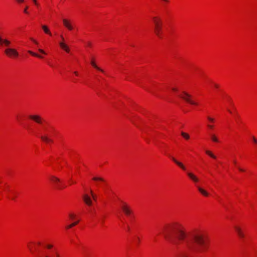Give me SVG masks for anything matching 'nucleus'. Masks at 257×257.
I'll use <instances>...</instances> for the list:
<instances>
[{"mask_svg":"<svg viewBox=\"0 0 257 257\" xmlns=\"http://www.w3.org/2000/svg\"><path fill=\"white\" fill-rule=\"evenodd\" d=\"M10 198L12 199V200H15V195H13L12 197H10Z\"/></svg>","mask_w":257,"mask_h":257,"instance_id":"nucleus-39","label":"nucleus"},{"mask_svg":"<svg viewBox=\"0 0 257 257\" xmlns=\"http://www.w3.org/2000/svg\"><path fill=\"white\" fill-rule=\"evenodd\" d=\"M38 51H39V52H40V53H41L42 54H46V52L43 50H42L41 49H39Z\"/></svg>","mask_w":257,"mask_h":257,"instance_id":"nucleus-29","label":"nucleus"},{"mask_svg":"<svg viewBox=\"0 0 257 257\" xmlns=\"http://www.w3.org/2000/svg\"><path fill=\"white\" fill-rule=\"evenodd\" d=\"M32 40L34 43H35L36 44H37V42L35 40H33V39H32Z\"/></svg>","mask_w":257,"mask_h":257,"instance_id":"nucleus-45","label":"nucleus"},{"mask_svg":"<svg viewBox=\"0 0 257 257\" xmlns=\"http://www.w3.org/2000/svg\"><path fill=\"white\" fill-rule=\"evenodd\" d=\"M233 228L236 234L240 238H243L244 237V234L240 227L237 225H234Z\"/></svg>","mask_w":257,"mask_h":257,"instance_id":"nucleus-8","label":"nucleus"},{"mask_svg":"<svg viewBox=\"0 0 257 257\" xmlns=\"http://www.w3.org/2000/svg\"><path fill=\"white\" fill-rule=\"evenodd\" d=\"M87 46H91V43L89 42H88V43H87Z\"/></svg>","mask_w":257,"mask_h":257,"instance_id":"nucleus-42","label":"nucleus"},{"mask_svg":"<svg viewBox=\"0 0 257 257\" xmlns=\"http://www.w3.org/2000/svg\"><path fill=\"white\" fill-rule=\"evenodd\" d=\"M163 1H164L165 3H168L169 2V0H162Z\"/></svg>","mask_w":257,"mask_h":257,"instance_id":"nucleus-40","label":"nucleus"},{"mask_svg":"<svg viewBox=\"0 0 257 257\" xmlns=\"http://www.w3.org/2000/svg\"><path fill=\"white\" fill-rule=\"evenodd\" d=\"M190 239L185 241L187 247L191 251L199 253L205 251L206 244L204 235L201 232L196 231L190 233L189 235Z\"/></svg>","mask_w":257,"mask_h":257,"instance_id":"nucleus-1","label":"nucleus"},{"mask_svg":"<svg viewBox=\"0 0 257 257\" xmlns=\"http://www.w3.org/2000/svg\"><path fill=\"white\" fill-rule=\"evenodd\" d=\"M164 234L165 238L175 245L185 241L188 235L185 228L180 224L172 226Z\"/></svg>","mask_w":257,"mask_h":257,"instance_id":"nucleus-2","label":"nucleus"},{"mask_svg":"<svg viewBox=\"0 0 257 257\" xmlns=\"http://www.w3.org/2000/svg\"><path fill=\"white\" fill-rule=\"evenodd\" d=\"M171 159L177 165H178L182 170L184 171H186V169L185 166L180 162L177 161L175 158L171 157Z\"/></svg>","mask_w":257,"mask_h":257,"instance_id":"nucleus-13","label":"nucleus"},{"mask_svg":"<svg viewBox=\"0 0 257 257\" xmlns=\"http://www.w3.org/2000/svg\"><path fill=\"white\" fill-rule=\"evenodd\" d=\"M252 140L255 144H257V140L254 137H252Z\"/></svg>","mask_w":257,"mask_h":257,"instance_id":"nucleus-31","label":"nucleus"},{"mask_svg":"<svg viewBox=\"0 0 257 257\" xmlns=\"http://www.w3.org/2000/svg\"><path fill=\"white\" fill-rule=\"evenodd\" d=\"M238 169L240 172H244V169H242V168H241L240 167H238Z\"/></svg>","mask_w":257,"mask_h":257,"instance_id":"nucleus-34","label":"nucleus"},{"mask_svg":"<svg viewBox=\"0 0 257 257\" xmlns=\"http://www.w3.org/2000/svg\"><path fill=\"white\" fill-rule=\"evenodd\" d=\"M233 163L235 165L236 164V161L235 160H234Z\"/></svg>","mask_w":257,"mask_h":257,"instance_id":"nucleus-47","label":"nucleus"},{"mask_svg":"<svg viewBox=\"0 0 257 257\" xmlns=\"http://www.w3.org/2000/svg\"><path fill=\"white\" fill-rule=\"evenodd\" d=\"M121 209L127 216H130L132 214V210L125 203H123L121 206Z\"/></svg>","mask_w":257,"mask_h":257,"instance_id":"nucleus-7","label":"nucleus"},{"mask_svg":"<svg viewBox=\"0 0 257 257\" xmlns=\"http://www.w3.org/2000/svg\"><path fill=\"white\" fill-rule=\"evenodd\" d=\"M91 64L92 66L94 68H95V69H96L97 70H99V71H101V72H104V71H103L102 69H101L100 67H98V66L96 65V64L95 63V62H94V61H92L91 62Z\"/></svg>","mask_w":257,"mask_h":257,"instance_id":"nucleus-21","label":"nucleus"},{"mask_svg":"<svg viewBox=\"0 0 257 257\" xmlns=\"http://www.w3.org/2000/svg\"><path fill=\"white\" fill-rule=\"evenodd\" d=\"M28 53L34 56L40 58H43V57L42 56L38 55V54L34 53V52H32V51H30V50L28 51Z\"/></svg>","mask_w":257,"mask_h":257,"instance_id":"nucleus-24","label":"nucleus"},{"mask_svg":"<svg viewBox=\"0 0 257 257\" xmlns=\"http://www.w3.org/2000/svg\"><path fill=\"white\" fill-rule=\"evenodd\" d=\"M11 44V42L10 40L7 39H4L0 36V45H4L5 47H8Z\"/></svg>","mask_w":257,"mask_h":257,"instance_id":"nucleus-11","label":"nucleus"},{"mask_svg":"<svg viewBox=\"0 0 257 257\" xmlns=\"http://www.w3.org/2000/svg\"><path fill=\"white\" fill-rule=\"evenodd\" d=\"M90 194H91L93 200L94 201H96V196L94 194L93 192L92 191V190H90Z\"/></svg>","mask_w":257,"mask_h":257,"instance_id":"nucleus-26","label":"nucleus"},{"mask_svg":"<svg viewBox=\"0 0 257 257\" xmlns=\"http://www.w3.org/2000/svg\"><path fill=\"white\" fill-rule=\"evenodd\" d=\"M179 96L186 101V102L189 103L191 104L192 105H196V103L192 101L191 99V96L188 93H186V92L183 91L181 94L179 95Z\"/></svg>","mask_w":257,"mask_h":257,"instance_id":"nucleus-5","label":"nucleus"},{"mask_svg":"<svg viewBox=\"0 0 257 257\" xmlns=\"http://www.w3.org/2000/svg\"><path fill=\"white\" fill-rule=\"evenodd\" d=\"M205 153L207 155H208L209 156H210L211 158H212L214 159H215L216 158V157L213 153H212L210 151L206 150L205 151Z\"/></svg>","mask_w":257,"mask_h":257,"instance_id":"nucleus-22","label":"nucleus"},{"mask_svg":"<svg viewBox=\"0 0 257 257\" xmlns=\"http://www.w3.org/2000/svg\"><path fill=\"white\" fill-rule=\"evenodd\" d=\"M207 126L208 128H209L210 129H212L213 128V126L212 125H211V124H207Z\"/></svg>","mask_w":257,"mask_h":257,"instance_id":"nucleus-32","label":"nucleus"},{"mask_svg":"<svg viewBox=\"0 0 257 257\" xmlns=\"http://www.w3.org/2000/svg\"><path fill=\"white\" fill-rule=\"evenodd\" d=\"M92 180L96 182L99 181L104 183H105V181L104 180V179L101 177H95L92 178Z\"/></svg>","mask_w":257,"mask_h":257,"instance_id":"nucleus-20","label":"nucleus"},{"mask_svg":"<svg viewBox=\"0 0 257 257\" xmlns=\"http://www.w3.org/2000/svg\"><path fill=\"white\" fill-rule=\"evenodd\" d=\"M41 139L44 142L48 143H52L53 141L49 139L47 136H41Z\"/></svg>","mask_w":257,"mask_h":257,"instance_id":"nucleus-17","label":"nucleus"},{"mask_svg":"<svg viewBox=\"0 0 257 257\" xmlns=\"http://www.w3.org/2000/svg\"><path fill=\"white\" fill-rule=\"evenodd\" d=\"M51 181L56 185V187L58 189H62L65 187L61 185V180L57 177L52 176L51 177Z\"/></svg>","mask_w":257,"mask_h":257,"instance_id":"nucleus-6","label":"nucleus"},{"mask_svg":"<svg viewBox=\"0 0 257 257\" xmlns=\"http://www.w3.org/2000/svg\"><path fill=\"white\" fill-rule=\"evenodd\" d=\"M33 2H34V4H35L36 5H37V6H38V3H37V0H33Z\"/></svg>","mask_w":257,"mask_h":257,"instance_id":"nucleus-37","label":"nucleus"},{"mask_svg":"<svg viewBox=\"0 0 257 257\" xmlns=\"http://www.w3.org/2000/svg\"><path fill=\"white\" fill-rule=\"evenodd\" d=\"M6 47L7 48L4 50V53L8 57L15 59L19 56V52L16 49L10 48L9 46Z\"/></svg>","mask_w":257,"mask_h":257,"instance_id":"nucleus-4","label":"nucleus"},{"mask_svg":"<svg viewBox=\"0 0 257 257\" xmlns=\"http://www.w3.org/2000/svg\"><path fill=\"white\" fill-rule=\"evenodd\" d=\"M63 22L65 27L67 28L69 30L71 31L73 29V26L70 21L64 19L63 20Z\"/></svg>","mask_w":257,"mask_h":257,"instance_id":"nucleus-10","label":"nucleus"},{"mask_svg":"<svg viewBox=\"0 0 257 257\" xmlns=\"http://www.w3.org/2000/svg\"><path fill=\"white\" fill-rule=\"evenodd\" d=\"M72 227H73V226H71V224H70V225H68V226L66 227V228H67V229H69V228H72Z\"/></svg>","mask_w":257,"mask_h":257,"instance_id":"nucleus-38","label":"nucleus"},{"mask_svg":"<svg viewBox=\"0 0 257 257\" xmlns=\"http://www.w3.org/2000/svg\"><path fill=\"white\" fill-rule=\"evenodd\" d=\"M187 175L194 182H197L198 181V178L194 175H193L192 173L188 172L187 173Z\"/></svg>","mask_w":257,"mask_h":257,"instance_id":"nucleus-15","label":"nucleus"},{"mask_svg":"<svg viewBox=\"0 0 257 257\" xmlns=\"http://www.w3.org/2000/svg\"><path fill=\"white\" fill-rule=\"evenodd\" d=\"M42 28L43 29V30H44V32L46 33V34H47L50 36L52 35V33L51 32H50L49 29L48 28V27L46 26V25H42Z\"/></svg>","mask_w":257,"mask_h":257,"instance_id":"nucleus-16","label":"nucleus"},{"mask_svg":"<svg viewBox=\"0 0 257 257\" xmlns=\"http://www.w3.org/2000/svg\"><path fill=\"white\" fill-rule=\"evenodd\" d=\"M207 119H208L210 122H214V119L213 118H212V117H210V116H207Z\"/></svg>","mask_w":257,"mask_h":257,"instance_id":"nucleus-27","label":"nucleus"},{"mask_svg":"<svg viewBox=\"0 0 257 257\" xmlns=\"http://www.w3.org/2000/svg\"><path fill=\"white\" fill-rule=\"evenodd\" d=\"M59 45L62 49L65 50L66 52L69 53L70 52V48L69 46L65 44L64 42H61L59 43Z\"/></svg>","mask_w":257,"mask_h":257,"instance_id":"nucleus-14","label":"nucleus"},{"mask_svg":"<svg viewBox=\"0 0 257 257\" xmlns=\"http://www.w3.org/2000/svg\"><path fill=\"white\" fill-rule=\"evenodd\" d=\"M79 222V221H75L72 223H71V226H75L76 225H77Z\"/></svg>","mask_w":257,"mask_h":257,"instance_id":"nucleus-28","label":"nucleus"},{"mask_svg":"<svg viewBox=\"0 0 257 257\" xmlns=\"http://www.w3.org/2000/svg\"><path fill=\"white\" fill-rule=\"evenodd\" d=\"M181 135L186 140H189L190 138L189 135L188 134L185 133L184 132H182L181 133Z\"/></svg>","mask_w":257,"mask_h":257,"instance_id":"nucleus-25","label":"nucleus"},{"mask_svg":"<svg viewBox=\"0 0 257 257\" xmlns=\"http://www.w3.org/2000/svg\"><path fill=\"white\" fill-rule=\"evenodd\" d=\"M69 216L72 219H73L75 218V215L73 214H69Z\"/></svg>","mask_w":257,"mask_h":257,"instance_id":"nucleus-30","label":"nucleus"},{"mask_svg":"<svg viewBox=\"0 0 257 257\" xmlns=\"http://www.w3.org/2000/svg\"><path fill=\"white\" fill-rule=\"evenodd\" d=\"M74 74L76 75H78V73L77 71H75L74 72Z\"/></svg>","mask_w":257,"mask_h":257,"instance_id":"nucleus-44","label":"nucleus"},{"mask_svg":"<svg viewBox=\"0 0 257 257\" xmlns=\"http://www.w3.org/2000/svg\"><path fill=\"white\" fill-rule=\"evenodd\" d=\"M28 8V7H26V8L25 9V10L24 11L25 13L28 14V12L27 11Z\"/></svg>","mask_w":257,"mask_h":257,"instance_id":"nucleus-33","label":"nucleus"},{"mask_svg":"<svg viewBox=\"0 0 257 257\" xmlns=\"http://www.w3.org/2000/svg\"><path fill=\"white\" fill-rule=\"evenodd\" d=\"M60 37L61 38V39L63 40V41L64 40V37L62 36V35H61L60 36Z\"/></svg>","mask_w":257,"mask_h":257,"instance_id":"nucleus-41","label":"nucleus"},{"mask_svg":"<svg viewBox=\"0 0 257 257\" xmlns=\"http://www.w3.org/2000/svg\"><path fill=\"white\" fill-rule=\"evenodd\" d=\"M47 247L48 248L50 249V248H52L53 245H51V244H48V245H47Z\"/></svg>","mask_w":257,"mask_h":257,"instance_id":"nucleus-35","label":"nucleus"},{"mask_svg":"<svg viewBox=\"0 0 257 257\" xmlns=\"http://www.w3.org/2000/svg\"><path fill=\"white\" fill-rule=\"evenodd\" d=\"M29 248H30V250H31V251H32V247H30V246H29Z\"/></svg>","mask_w":257,"mask_h":257,"instance_id":"nucleus-50","label":"nucleus"},{"mask_svg":"<svg viewBox=\"0 0 257 257\" xmlns=\"http://www.w3.org/2000/svg\"><path fill=\"white\" fill-rule=\"evenodd\" d=\"M138 243L140 242V238H139V237H138Z\"/></svg>","mask_w":257,"mask_h":257,"instance_id":"nucleus-49","label":"nucleus"},{"mask_svg":"<svg viewBox=\"0 0 257 257\" xmlns=\"http://www.w3.org/2000/svg\"><path fill=\"white\" fill-rule=\"evenodd\" d=\"M172 90L173 91H176L177 90V89L176 88H172Z\"/></svg>","mask_w":257,"mask_h":257,"instance_id":"nucleus-46","label":"nucleus"},{"mask_svg":"<svg viewBox=\"0 0 257 257\" xmlns=\"http://www.w3.org/2000/svg\"><path fill=\"white\" fill-rule=\"evenodd\" d=\"M83 199L85 203L91 206L92 204V200L90 196H89L87 194L84 195L83 197Z\"/></svg>","mask_w":257,"mask_h":257,"instance_id":"nucleus-12","label":"nucleus"},{"mask_svg":"<svg viewBox=\"0 0 257 257\" xmlns=\"http://www.w3.org/2000/svg\"><path fill=\"white\" fill-rule=\"evenodd\" d=\"M228 112H229V113H231V110H230L228 109Z\"/></svg>","mask_w":257,"mask_h":257,"instance_id":"nucleus-48","label":"nucleus"},{"mask_svg":"<svg viewBox=\"0 0 257 257\" xmlns=\"http://www.w3.org/2000/svg\"><path fill=\"white\" fill-rule=\"evenodd\" d=\"M17 1L18 3H22L24 2V0H17Z\"/></svg>","mask_w":257,"mask_h":257,"instance_id":"nucleus-36","label":"nucleus"},{"mask_svg":"<svg viewBox=\"0 0 257 257\" xmlns=\"http://www.w3.org/2000/svg\"><path fill=\"white\" fill-rule=\"evenodd\" d=\"M198 190L203 195L205 196H207L208 195V193L201 187H198Z\"/></svg>","mask_w":257,"mask_h":257,"instance_id":"nucleus-19","label":"nucleus"},{"mask_svg":"<svg viewBox=\"0 0 257 257\" xmlns=\"http://www.w3.org/2000/svg\"><path fill=\"white\" fill-rule=\"evenodd\" d=\"M152 20L155 25V33L158 37H160L162 32V21L158 17H153Z\"/></svg>","mask_w":257,"mask_h":257,"instance_id":"nucleus-3","label":"nucleus"},{"mask_svg":"<svg viewBox=\"0 0 257 257\" xmlns=\"http://www.w3.org/2000/svg\"><path fill=\"white\" fill-rule=\"evenodd\" d=\"M210 139L211 140L214 142H215V143H219V141L218 140V139L217 138V137L214 135V134H210Z\"/></svg>","mask_w":257,"mask_h":257,"instance_id":"nucleus-18","label":"nucleus"},{"mask_svg":"<svg viewBox=\"0 0 257 257\" xmlns=\"http://www.w3.org/2000/svg\"><path fill=\"white\" fill-rule=\"evenodd\" d=\"M29 118L39 124H41L43 121L42 118L38 115H30Z\"/></svg>","mask_w":257,"mask_h":257,"instance_id":"nucleus-9","label":"nucleus"},{"mask_svg":"<svg viewBox=\"0 0 257 257\" xmlns=\"http://www.w3.org/2000/svg\"><path fill=\"white\" fill-rule=\"evenodd\" d=\"M45 257H60L59 253L56 251L52 253L51 255H46Z\"/></svg>","mask_w":257,"mask_h":257,"instance_id":"nucleus-23","label":"nucleus"},{"mask_svg":"<svg viewBox=\"0 0 257 257\" xmlns=\"http://www.w3.org/2000/svg\"><path fill=\"white\" fill-rule=\"evenodd\" d=\"M214 87H216V88H218V85L217 84H214Z\"/></svg>","mask_w":257,"mask_h":257,"instance_id":"nucleus-43","label":"nucleus"}]
</instances>
